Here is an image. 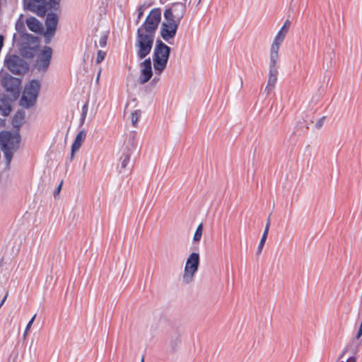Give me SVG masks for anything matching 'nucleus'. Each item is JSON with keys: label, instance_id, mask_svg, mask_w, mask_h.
Listing matches in <instances>:
<instances>
[{"label": "nucleus", "instance_id": "f257e3e1", "mask_svg": "<svg viewBox=\"0 0 362 362\" xmlns=\"http://www.w3.org/2000/svg\"><path fill=\"white\" fill-rule=\"evenodd\" d=\"M160 19V10L153 8L148 13L144 23L137 29V55L141 59L150 53Z\"/></svg>", "mask_w": 362, "mask_h": 362}, {"label": "nucleus", "instance_id": "f03ea898", "mask_svg": "<svg viewBox=\"0 0 362 362\" xmlns=\"http://www.w3.org/2000/svg\"><path fill=\"white\" fill-rule=\"evenodd\" d=\"M58 22L59 17L56 13H48L45 19L46 30L44 31L42 23L35 17H30L25 21L28 29L33 33L42 34L46 44L49 43L54 37L57 28Z\"/></svg>", "mask_w": 362, "mask_h": 362}, {"label": "nucleus", "instance_id": "7ed1b4c3", "mask_svg": "<svg viewBox=\"0 0 362 362\" xmlns=\"http://www.w3.org/2000/svg\"><path fill=\"white\" fill-rule=\"evenodd\" d=\"M20 140V135L18 132L12 134L10 132H2L0 133L1 148L4 152L8 166L13 158V152L18 148Z\"/></svg>", "mask_w": 362, "mask_h": 362}, {"label": "nucleus", "instance_id": "20e7f679", "mask_svg": "<svg viewBox=\"0 0 362 362\" xmlns=\"http://www.w3.org/2000/svg\"><path fill=\"white\" fill-rule=\"evenodd\" d=\"M170 48L161 41H157L153 54V67L156 75H160L166 68Z\"/></svg>", "mask_w": 362, "mask_h": 362}, {"label": "nucleus", "instance_id": "39448f33", "mask_svg": "<svg viewBox=\"0 0 362 362\" xmlns=\"http://www.w3.org/2000/svg\"><path fill=\"white\" fill-rule=\"evenodd\" d=\"M40 88V83L37 80H31L26 83L20 100V105L25 108L33 106L36 102Z\"/></svg>", "mask_w": 362, "mask_h": 362}, {"label": "nucleus", "instance_id": "423d86ee", "mask_svg": "<svg viewBox=\"0 0 362 362\" xmlns=\"http://www.w3.org/2000/svg\"><path fill=\"white\" fill-rule=\"evenodd\" d=\"M164 16L165 21L161 25L160 35L163 40L168 41L175 35L179 21L174 19L172 11L170 9L165 11Z\"/></svg>", "mask_w": 362, "mask_h": 362}, {"label": "nucleus", "instance_id": "0eeeda50", "mask_svg": "<svg viewBox=\"0 0 362 362\" xmlns=\"http://www.w3.org/2000/svg\"><path fill=\"white\" fill-rule=\"evenodd\" d=\"M199 265V255L191 253L187 259L182 280L185 284H189L194 280V275Z\"/></svg>", "mask_w": 362, "mask_h": 362}, {"label": "nucleus", "instance_id": "6e6552de", "mask_svg": "<svg viewBox=\"0 0 362 362\" xmlns=\"http://www.w3.org/2000/svg\"><path fill=\"white\" fill-rule=\"evenodd\" d=\"M5 66L13 74H24L28 70V63L19 56L10 55L5 59Z\"/></svg>", "mask_w": 362, "mask_h": 362}, {"label": "nucleus", "instance_id": "1a4fd4ad", "mask_svg": "<svg viewBox=\"0 0 362 362\" xmlns=\"http://www.w3.org/2000/svg\"><path fill=\"white\" fill-rule=\"evenodd\" d=\"M52 56L50 47L45 46L37 56L35 67L38 71H45L48 69Z\"/></svg>", "mask_w": 362, "mask_h": 362}, {"label": "nucleus", "instance_id": "9d476101", "mask_svg": "<svg viewBox=\"0 0 362 362\" xmlns=\"http://www.w3.org/2000/svg\"><path fill=\"white\" fill-rule=\"evenodd\" d=\"M1 85L7 92H10L13 96L18 97L21 92V79L12 76H6L2 78Z\"/></svg>", "mask_w": 362, "mask_h": 362}, {"label": "nucleus", "instance_id": "9b49d317", "mask_svg": "<svg viewBox=\"0 0 362 362\" xmlns=\"http://www.w3.org/2000/svg\"><path fill=\"white\" fill-rule=\"evenodd\" d=\"M284 41L274 38L269 52V68H279V50Z\"/></svg>", "mask_w": 362, "mask_h": 362}, {"label": "nucleus", "instance_id": "f8f14e48", "mask_svg": "<svg viewBox=\"0 0 362 362\" xmlns=\"http://www.w3.org/2000/svg\"><path fill=\"white\" fill-rule=\"evenodd\" d=\"M140 74L139 81L141 84L147 83L153 76L152 62L150 58L140 64Z\"/></svg>", "mask_w": 362, "mask_h": 362}, {"label": "nucleus", "instance_id": "ddd939ff", "mask_svg": "<svg viewBox=\"0 0 362 362\" xmlns=\"http://www.w3.org/2000/svg\"><path fill=\"white\" fill-rule=\"evenodd\" d=\"M27 8L40 17H44L47 11V0H28Z\"/></svg>", "mask_w": 362, "mask_h": 362}, {"label": "nucleus", "instance_id": "4468645a", "mask_svg": "<svg viewBox=\"0 0 362 362\" xmlns=\"http://www.w3.org/2000/svg\"><path fill=\"white\" fill-rule=\"evenodd\" d=\"M278 74L279 68H269L267 83L264 88V93H266L267 95L274 89L277 82Z\"/></svg>", "mask_w": 362, "mask_h": 362}, {"label": "nucleus", "instance_id": "2eb2a0df", "mask_svg": "<svg viewBox=\"0 0 362 362\" xmlns=\"http://www.w3.org/2000/svg\"><path fill=\"white\" fill-rule=\"evenodd\" d=\"M86 136V133L84 130L80 131L75 139L74 143L71 145V158L72 159L74 156V153L79 150L81 148L82 143L84 141Z\"/></svg>", "mask_w": 362, "mask_h": 362}, {"label": "nucleus", "instance_id": "dca6fc26", "mask_svg": "<svg viewBox=\"0 0 362 362\" xmlns=\"http://www.w3.org/2000/svg\"><path fill=\"white\" fill-rule=\"evenodd\" d=\"M290 25H291V22L289 20H286L283 26L281 28V29L278 31V33H276V35H275V38L276 39H279L281 41H284L286 37V35L288 32V30H289V27H290Z\"/></svg>", "mask_w": 362, "mask_h": 362}, {"label": "nucleus", "instance_id": "f3484780", "mask_svg": "<svg viewBox=\"0 0 362 362\" xmlns=\"http://www.w3.org/2000/svg\"><path fill=\"white\" fill-rule=\"evenodd\" d=\"M269 226H270V218H269L267 220V224L265 226L264 230L262 234V238L259 241V245L257 247V255H260L262 251L263 247L264 245V243L266 242V240L267 238V235L269 233Z\"/></svg>", "mask_w": 362, "mask_h": 362}, {"label": "nucleus", "instance_id": "a211bd4d", "mask_svg": "<svg viewBox=\"0 0 362 362\" xmlns=\"http://www.w3.org/2000/svg\"><path fill=\"white\" fill-rule=\"evenodd\" d=\"M24 119H25L24 112L18 111L16 113V115H14V117L13 118L12 124L15 128H16L18 130L20 127L24 122Z\"/></svg>", "mask_w": 362, "mask_h": 362}, {"label": "nucleus", "instance_id": "6ab92c4d", "mask_svg": "<svg viewBox=\"0 0 362 362\" xmlns=\"http://www.w3.org/2000/svg\"><path fill=\"white\" fill-rule=\"evenodd\" d=\"M202 233H203V224L200 223L197 226V228L195 230V233L194 234V236H193V241L194 243H199L201 240V238L202 236Z\"/></svg>", "mask_w": 362, "mask_h": 362}, {"label": "nucleus", "instance_id": "aec40b11", "mask_svg": "<svg viewBox=\"0 0 362 362\" xmlns=\"http://www.w3.org/2000/svg\"><path fill=\"white\" fill-rule=\"evenodd\" d=\"M60 0H49L47 1V10H57L59 7Z\"/></svg>", "mask_w": 362, "mask_h": 362}, {"label": "nucleus", "instance_id": "412c9836", "mask_svg": "<svg viewBox=\"0 0 362 362\" xmlns=\"http://www.w3.org/2000/svg\"><path fill=\"white\" fill-rule=\"evenodd\" d=\"M35 52H36V49H35V48L25 49L24 50L23 55L26 58H33L35 57Z\"/></svg>", "mask_w": 362, "mask_h": 362}, {"label": "nucleus", "instance_id": "4be33fe9", "mask_svg": "<svg viewBox=\"0 0 362 362\" xmlns=\"http://www.w3.org/2000/svg\"><path fill=\"white\" fill-rule=\"evenodd\" d=\"M105 55L106 53L105 52L98 50L97 53L96 63H101L104 60Z\"/></svg>", "mask_w": 362, "mask_h": 362}, {"label": "nucleus", "instance_id": "5701e85b", "mask_svg": "<svg viewBox=\"0 0 362 362\" xmlns=\"http://www.w3.org/2000/svg\"><path fill=\"white\" fill-rule=\"evenodd\" d=\"M107 33H105L103 34L100 37V40H99V45L101 47H104L106 46L107 45Z\"/></svg>", "mask_w": 362, "mask_h": 362}, {"label": "nucleus", "instance_id": "b1692460", "mask_svg": "<svg viewBox=\"0 0 362 362\" xmlns=\"http://www.w3.org/2000/svg\"><path fill=\"white\" fill-rule=\"evenodd\" d=\"M151 6V4H143L141 5L139 8V15H138V17L139 18H141V16L144 14V13L145 12V11L146 9H148Z\"/></svg>", "mask_w": 362, "mask_h": 362}, {"label": "nucleus", "instance_id": "393cba45", "mask_svg": "<svg viewBox=\"0 0 362 362\" xmlns=\"http://www.w3.org/2000/svg\"><path fill=\"white\" fill-rule=\"evenodd\" d=\"M35 317H36V314H35L33 316V317L30 319V320L28 322V323L25 327V332H24V336H26L28 332L30 330L33 322L35 321Z\"/></svg>", "mask_w": 362, "mask_h": 362}, {"label": "nucleus", "instance_id": "a878e982", "mask_svg": "<svg viewBox=\"0 0 362 362\" xmlns=\"http://www.w3.org/2000/svg\"><path fill=\"white\" fill-rule=\"evenodd\" d=\"M88 109V103L86 102L82 107V119H84L86 117Z\"/></svg>", "mask_w": 362, "mask_h": 362}, {"label": "nucleus", "instance_id": "bb28decb", "mask_svg": "<svg viewBox=\"0 0 362 362\" xmlns=\"http://www.w3.org/2000/svg\"><path fill=\"white\" fill-rule=\"evenodd\" d=\"M175 6H178V7H180V9H181V15L180 16V18H182L184 13H185V4H181V3H177L175 4Z\"/></svg>", "mask_w": 362, "mask_h": 362}, {"label": "nucleus", "instance_id": "cd10ccee", "mask_svg": "<svg viewBox=\"0 0 362 362\" xmlns=\"http://www.w3.org/2000/svg\"><path fill=\"white\" fill-rule=\"evenodd\" d=\"M129 161V156H125L122 161V168H124L127 166Z\"/></svg>", "mask_w": 362, "mask_h": 362}, {"label": "nucleus", "instance_id": "c85d7f7f", "mask_svg": "<svg viewBox=\"0 0 362 362\" xmlns=\"http://www.w3.org/2000/svg\"><path fill=\"white\" fill-rule=\"evenodd\" d=\"M62 184H63V182L62 181L59 183V185H58L57 188L56 189V190L54 192V195L59 194L61 189H62Z\"/></svg>", "mask_w": 362, "mask_h": 362}, {"label": "nucleus", "instance_id": "c756f323", "mask_svg": "<svg viewBox=\"0 0 362 362\" xmlns=\"http://www.w3.org/2000/svg\"><path fill=\"white\" fill-rule=\"evenodd\" d=\"M11 112V107L9 106L6 107L4 110V115H8Z\"/></svg>", "mask_w": 362, "mask_h": 362}, {"label": "nucleus", "instance_id": "7c9ffc66", "mask_svg": "<svg viewBox=\"0 0 362 362\" xmlns=\"http://www.w3.org/2000/svg\"><path fill=\"white\" fill-rule=\"evenodd\" d=\"M132 115V122L134 125L136 124V118L134 117L135 112L129 111Z\"/></svg>", "mask_w": 362, "mask_h": 362}, {"label": "nucleus", "instance_id": "2f4dec72", "mask_svg": "<svg viewBox=\"0 0 362 362\" xmlns=\"http://www.w3.org/2000/svg\"><path fill=\"white\" fill-rule=\"evenodd\" d=\"M133 81L134 80H133V76H132L128 77V78H127V86H129L131 83L133 85Z\"/></svg>", "mask_w": 362, "mask_h": 362}, {"label": "nucleus", "instance_id": "473e14b6", "mask_svg": "<svg viewBox=\"0 0 362 362\" xmlns=\"http://www.w3.org/2000/svg\"><path fill=\"white\" fill-rule=\"evenodd\" d=\"M346 362H356V358L355 356L349 357Z\"/></svg>", "mask_w": 362, "mask_h": 362}, {"label": "nucleus", "instance_id": "72a5a7b5", "mask_svg": "<svg viewBox=\"0 0 362 362\" xmlns=\"http://www.w3.org/2000/svg\"><path fill=\"white\" fill-rule=\"evenodd\" d=\"M130 103L131 102L130 101H128L127 105H126V107H125V109H124V114L127 113L129 110V107L130 106Z\"/></svg>", "mask_w": 362, "mask_h": 362}, {"label": "nucleus", "instance_id": "f704fd0d", "mask_svg": "<svg viewBox=\"0 0 362 362\" xmlns=\"http://www.w3.org/2000/svg\"><path fill=\"white\" fill-rule=\"evenodd\" d=\"M322 123H323V118H322L321 119H320L317 123H316V127L317 128H320L322 127Z\"/></svg>", "mask_w": 362, "mask_h": 362}, {"label": "nucleus", "instance_id": "c9c22d12", "mask_svg": "<svg viewBox=\"0 0 362 362\" xmlns=\"http://www.w3.org/2000/svg\"><path fill=\"white\" fill-rule=\"evenodd\" d=\"M7 296H8V293L5 295V296L4 297V298L2 299L1 303H0V308L3 305V304L4 303L6 298H7Z\"/></svg>", "mask_w": 362, "mask_h": 362}, {"label": "nucleus", "instance_id": "e433bc0d", "mask_svg": "<svg viewBox=\"0 0 362 362\" xmlns=\"http://www.w3.org/2000/svg\"><path fill=\"white\" fill-rule=\"evenodd\" d=\"M346 351V350H344V351L340 354V356H339V358H338L339 360V359H341V358L343 357V356L345 354Z\"/></svg>", "mask_w": 362, "mask_h": 362}, {"label": "nucleus", "instance_id": "4c0bfd02", "mask_svg": "<svg viewBox=\"0 0 362 362\" xmlns=\"http://www.w3.org/2000/svg\"><path fill=\"white\" fill-rule=\"evenodd\" d=\"M158 81V79H156V78H154L152 80L151 83H153L154 84H156V82H157Z\"/></svg>", "mask_w": 362, "mask_h": 362}, {"label": "nucleus", "instance_id": "58836bf2", "mask_svg": "<svg viewBox=\"0 0 362 362\" xmlns=\"http://www.w3.org/2000/svg\"><path fill=\"white\" fill-rule=\"evenodd\" d=\"M141 362H144V356L141 357Z\"/></svg>", "mask_w": 362, "mask_h": 362}, {"label": "nucleus", "instance_id": "ea45409f", "mask_svg": "<svg viewBox=\"0 0 362 362\" xmlns=\"http://www.w3.org/2000/svg\"><path fill=\"white\" fill-rule=\"evenodd\" d=\"M99 76H100V73L98 74V78H97V81L99 80Z\"/></svg>", "mask_w": 362, "mask_h": 362}, {"label": "nucleus", "instance_id": "a19ab883", "mask_svg": "<svg viewBox=\"0 0 362 362\" xmlns=\"http://www.w3.org/2000/svg\"><path fill=\"white\" fill-rule=\"evenodd\" d=\"M34 38L36 40V41H37L38 38L37 37H35Z\"/></svg>", "mask_w": 362, "mask_h": 362}, {"label": "nucleus", "instance_id": "79ce46f5", "mask_svg": "<svg viewBox=\"0 0 362 362\" xmlns=\"http://www.w3.org/2000/svg\"><path fill=\"white\" fill-rule=\"evenodd\" d=\"M201 1V0H199V2Z\"/></svg>", "mask_w": 362, "mask_h": 362}]
</instances>
